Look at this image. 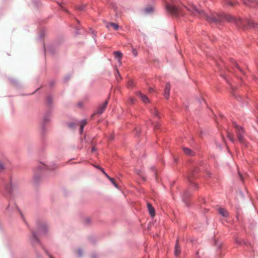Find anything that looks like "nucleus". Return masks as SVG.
Returning a JSON list of instances; mask_svg holds the SVG:
<instances>
[{
  "label": "nucleus",
  "mask_w": 258,
  "mask_h": 258,
  "mask_svg": "<svg viewBox=\"0 0 258 258\" xmlns=\"http://www.w3.org/2000/svg\"><path fill=\"white\" fill-rule=\"evenodd\" d=\"M50 119V115L49 114H46L44 116L43 120L44 122H46L49 121Z\"/></svg>",
  "instance_id": "f3484780"
},
{
  "label": "nucleus",
  "mask_w": 258,
  "mask_h": 258,
  "mask_svg": "<svg viewBox=\"0 0 258 258\" xmlns=\"http://www.w3.org/2000/svg\"><path fill=\"white\" fill-rule=\"evenodd\" d=\"M151 111V113H152V114L155 117H157L158 118H159L160 117V116L159 115V112L156 107H154Z\"/></svg>",
  "instance_id": "f8f14e48"
},
{
  "label": "nucleus",
  "mask_w": 258,
  "mask_h": 258,
  "mask_svg": "<svg viewBox=\"0 0 258 258\" xmlns=\"http://www.w3.org/2000/svg\"><path fill=\"white\" fill-rule=\"evenodd\" d=\"M133 81L131 80V81H129L128 82V84H127V85H128V87H132V85H133Z\"/></svg>",
  "instance_id": "4be33fe9"
},
{
  "label": "nucleus",
  "mask_w": 258,
  "mask_h": 258,
  "mask_svg": "<svg viewBox=\"0 0 258 258\" xmlns=\"http://www.w3.org/2000/svg\"><path fill=\"white\" fill-rule=\"evenodd\" d=\"M108 103V100H106L103 103L100 105L95 113L99 115H101L105 110L107 106Z\"/></svg>",
  "instance_id": "f03ea898"
},
{
  "label": "nucleus",
  "mask_w": 258,
  "mask_h": 258,
  "mask_svg": "<svg viewBox=\"0 0 258 258\" xmlns=\"http://www.w3.org/2000/svg\"><path fill=\"white\" fill-rule=\"evenodd\" d=\"M146 11L147 12L149 13V12H152V8H147V9H146Z\"/></svg>",
  "instance_id": "b1692460"
},
{
  "label": "nucleus",
  "mask_w": 258,
  "mask_h": 258,
  "mask_svg": "<svg viewBox=\"0 0 258 258\" xmlns=\"http://www.w3.org/2000/svg\"><path fill=\"white\" fill-rule=\"evenodd\" d=\"M183 150L184 153L187 155H190V156L194 155L193 152L190 149H189L187 148L183 147Z\"/></svg>",
  "instance_id": "ddd939ff"
},
{
  "label": "nucleus",
  "mask_w": 258,
  "mask_h": 258,
  "mask_svg": "<svg viewBox=\"0 0 258 258\" xmlns=\"http://www.w3.org/2000/svg\"><path fill=\"white\" fill-rule=\"evenodd\" d=\"M47 102L49 104H50L51 103V99H50V97H48L47 98Z\"/></svg>",
  "instance_id": "a878e982"
},
{
  "label": "nucleus",
  "mask_w": 258,
  "mask_h": 258,
  "mask_svg": "<svg viewBox=\"0 0 258 258\" xmlns=\"http://www.w3.org/2000/svg\"><path fill=\"white\" fill-rule=\"evenodd\" d=\"M243 3L248 6L253 7L255 4L258 5V0H243Z\"/></svg>",
  "instance_id": "39448f33"
},
{
  "label": "nucleus",
  "mask_w": 258,
  "mask_h": 258,
  "mask_svg": "<svg viewBox=\"0 0 258 258\" xmlns=\"http://www.w3.org/2000/svg\"><path fill=\"white\" fill-rule=\"evenodd\" d=\"M234 127L235 129L236 133L237 135L238 141L241 144L245 143V140L244 137V131L243 127L238 125L235 122L233 123Z\"/></svg>",
  "instance_id": "f257e3e1"
},
{
  "label": "nucleus",
  "mask_w": 258,
  "mask_h": 258,
  "mask_svg": "<svg viewBox=\"0 0 258 258\" xmlns=\"http://www.w3.org/2000/svg\"><path fill=\"white\" fill-rule=\"evenodd\" d=\"M147 208L150 215L153 217L155 215V211L154 207L150 203H147Z\"/></svg>",
  "instance_id": "423d86ee"
},
{
  "label": "nucleus",
  "mask_w": 258,
  "mask_h": 258,
  "mask_svg": "<svg viewBox=\"0 0 258 258\" xmlns=\"http://www.w3.org/2000/svg\"><path fill=\"white\" fill-rule=\"evenodd\" d=\"M83 7H79L78 8V9L80 10H83Z\"/></svg>",
  "instance_id": "c756f323"
},
{
  "label": "nucleus",
  "mask_w": 258,
  "mask_h": 258,
  "mask_svg": "<svg viewBox=\"0 0 258 258\" xmlns=\"http://www.w3.org/2000/svg\"><path fill=\"white\" fill-rule=\"evenodd\" d=\"M83 128H84L83 127H82V126H80V132L81 134H82L83 133Z\"/></svg>",
  "instance_id": "393cba45"
},
{
  "label": "nucleus",
  "mask_w": 258,
  "mask_h": 258,
  "mask_svg": "<svg viewBox=\"0 0 258 258\" xmlns=\"http://www.w3.org/2000/svg\"><path fill=\"white\" fill-rule=\"evenodd\" d=\"M227 136H228V138L229 139V140L231 141H232V142H234V140L233 136L232 134H231L229 133H228Z\"/></svg>",
  "instance_id": "dca6fc26"
},
{
  "label": "nucleus",
  "mask_w": 258,
  "mask_h": 258,
  "mask_svg": "<svg viewBox=\"0 0 258 258\" xmlns=\"http://www.w3.org/2000/svg\"><path fill=\"white\" fill-rule=\"evenodd\" d=\"M128 101L130 103L133 104L135 102V99L134 98L131 97V98H130Z\"/></svg>",
  "instance_id": "412c9836"
},
{
  "label": "nucleus",
  "mask_w": 258,
  "mask_h": 258,
  "mask_svg": "<svg viewBox=\"0 0 258 258\" xmlns=\"http://www.w3.org/2000/svg\"><path fill=\"white\" fill-rule=\"evenodd\" d=\"M149 91H150V92H153V88H150V89H149Z\"/></svg>",
  "instance_id": "7c9ffc66"
},
{
  "label": "nucleus",
  "mask_w": 258,
  "mask_h": 258,
  "mask_svg": "<svg viewBox=\"0 0 258 258\" xmlns=\"http://www.w3.org/2000/svg\"><path fill=\"white\" fill-rule=\"evenodd\" d=\"M78 253H79V255H81V254H81V250H78Z\"/></svg>",
  "instance_id": "473e14b6"
},
{
  "label": "nucleus",
  "mask_w": 258,
  "mask_h": 258,
  "mask_svg": "<svg viewBox=\"0 0 258 258\" xmlns=\"http://www.w3.org/2000/svg\"><path fill=\"white\" fill-rule=\"evenodd\" d=\"M5 169V165L3 163H0V172L4 171Z\"/></svg>",
  "instance_id": "6ab92c4d"
},
{
  "label": "nucleus",
  "mask_w": 258,
  "mask_h": 258,
  "mask_svg": "<svg viewBox=\"0 0 258 258\" xmlns=\"http://www.w3.org/2000/svg\"><path fill=\"white\" fill-rule=\"evenodd\" d=\"M114 55L115 57L118 58V60L120 61L122 57L121 52L119 51H116L114 52Z\"/></svg>",
  "instance_id": "4468645a"
},
{
  "label": "nucleus",
  "mask_w": 258,
  "mask_h": 258,
  "mask_svg": "<svg viewBox=\"0 0 258 258\" xmlns=\"http://www.w3.org/2000/svg\"><path fill=\"white\" fill-rule=\"evenodd\" d=\"M46 228V227L45 225H42L39 227L38 232L39 233H45Z\"/></svg>",
  "instance_id": "2eb2a0df"
},
{
  "label": "nucleus",
  "mask_w": 258,
  "mask_h": 258,
  "mask_svg": "<svg viewBox=\"0 0 258 258\" xmlns=\"http://www.w3.org/2000/svg\"><path fill=\"white\" fill-rule=\"evenodd\" d=\"M117 73L118 76H120V74H119V72L118 71H117Z\"/></svg>",
  "instance_id": "72a5a7b5"
},
{
  "label": "nucleus",
  "mask_w": 258,
  "mask_h": 258,
  "mask_svg": "<svg viewBox=\"0 0 258 258\" xmlns=\"http://www.w3.org/2000/svg\"><path fill=\"white\" fill-rule=\"evenodd\" d=\"M224 2L230 7H234L238 4L236 0H223Z\"/></svg>",
  "instance_id": "0eeeda50"
},
{
  "label": "nucleus",
  "mask_w": 258,
  "mask_h": 258,
  "mask_svg": "<svg viewBox=\"0 0 258 258\" xmlns=\"http://www.w3.org/2000/svg\"><path fill=\"white\" fill-rule=\"evenodd\" d=\"M44 168H45V165H41L40 166L41 169H43Z\"/></svg>",
  "instance_id": "bb28decb"
},
{
  "label": "nucleus",
  "mask_w": 258,
  "mask_h": 258,
  "mask_svg": "<svg viewBox=\"0 0 258 258\" xmlns=\"http://www.w3.org/2000/svg\"><path fill=\"white\" fill-rule=\"evenodd\" d=\"M106 27L108 29H109L110 27H112V28L115 30H117L119 28L118 25L114 23H107L106 25Z\"/></svg>",
  "instance_id": "9d476101"
},
{
  "label": "nucleus",
  "mask_w": 258,
  "mask_h": 258,
  "mask_svg": "<svg viewBox=\"0 0 258 258\" xmlns=\"http://www.w3.org/2000/svg\"><path fill=\"white\" fill-rule=\"evenodd\" d=\"M171 86L169 83H167L164 89V95L166 98H168L170 94Z\"/></svg>",
  "instance_id": "7ed1b4c3"
},
{
  "label": "nucleus",
  "mask_w": 258,
  "mask_h": 258,
  "mask_svg": "<svg viewBox=\"0 0 258 258\" xmlns=\"http://www.w3.org/2000/svg\"><path fill=\"white\" fill-rule=\"evenodd\" d=\"M133 53L135 56H136L137 55V51L136 49H134L133 50Z\"/></svg>",
  "instance_id": "5701e85b"
},
{
  "label": "nucleus",
  "mask_w": 258,
  "mask_h": 258,
  "mask_svg": "<svg viewBox=\"0 0 258 258\" xmlns=\"http://www.w3.org/2000/svg\"><path fill=\"white\" fill-rule=\"evenodd\" d=\"M87 120L84 119L81 121L80 126L82 127H84L85 125L87 124Z\"/></svg>",
  "instance_id": "a211bd4d"
},
{
  "label": "nucleus",
  "mask_w": 258,
  "mask_h": 258,
  "mask_svg": "<svg viewBox=\"0 0 258 258\" xmlns=\"http://www.w3.org/2000/svg\"><path fill=\"white\" fill-rule=\"evenodd\" d=\"M137 95L139 96L141 98V99H142V100L143 101V102L145 103H148L150 102V100H149V99L148 98V97L142 93L141 92H139L137 93Z\"/></svg>",
  "instance_id": "20e7f679"
},
{
  "label": "nucleus",
  "mask_w": 258,
  "mask_h": 258,
  "mask_svg": "<svg viewBox=\"0 0 258 258\" xmlns=\"http://www.w3.org/2000/svg\"><path fill=\"white\" fill-rule=\"evenodd\" d=\"M95 150H96V149H95V148L94 147H92V148L91 152H93L95 151Z\"/></svg>",
  "instance_id": "cd10ccee"
},
{
  "label": "nucleus",
  "mask_w": 258,
  "mask_h": 258,
  "mask_svg": "<svg viewBox=\"0 0 258 258\" xmlns=\"http://www.w3.org/2000/svg\"><path fill=\"white\" fill-rule=\"evenodd\" d=\"M69 126L70 127H73L74 126V125L72 123H70L69 124Z\"/></svg>",
  "instance_id": "c85d7f7f"
},
{
  "label": "nucleus",
  "mask_w": 258,
  "mask_h": 258,
  "mask_svg": "<svg viewBox=\"0 0 258 258\" xmlns=\"http://www.w3.org/2000/svg\"><path fill=\"white\" fill-rule=\"evenodd\" d=\"M181 252L180 247L179 246V243H178V239L176 240L175 247V250H174V253L175 256H178L179 255Z\"/></svg>",
  "instance_id": "6e6552de"
},
{
  "label": "nucleus",
  "mask_w": 258,
  "mask_h": 258,
  "mask_svg": "<svg viewBox=\"0 0 258 258\" xmlns=\"http://www.w3.org/2000/svg\"><path fill=\"white\" fill-rule=\"evenodd\" d=\"M50 258H53L51 255H49Z\"/></svg>",
  "instance_id": "f704fd0d"
},
{
  "label": "nucleus",
  "mask_w": 258,
  "mask_h": 258,
  "mask_svg": "<svg viewBox=\"0 0 258 258\" xmlns=\"http://www.w3.org/2000/svg\"><path fill=\"white\" fill-rule=\"evenodd\" d=\"M96 168H98L99 169H100L102 172L105 175V176L110 180V181H111V182L114 184V185L116 187H117V184L115 183V182H114V180L113 178H111L110 177H109L104 171V170L98 167V166H96Z\"/></svg>",
  "instance_id": "9b49d317"
},
{
  "label": "nucleus",
  "mask_w": 258,
  "mask_h": 258,
  "mask_svg": "<svg viewBox=\"0 0 258 258\" xmlns=\"http://www.w3.org/2000/svg\"><path fill=\"white\" fill-rule=\"evenodd\" d=\"M33 237L34 240H36V241H38L37 233L35 232L33 233Z\"/></svg>",
  "instance_id": "aec40b11"
},
{
  "label": "nucleus",
  "mask_w": 258,
  "mask_h": 258,
  "mask_svg": "<svg viewBox=\"0 0 258 258\" xmlns=\"http://www.w3.org/2000/svg\"><path fill=\"white\" fill-rule=\"evenodd\" d=\"M219 213L224 217H227L229 216L228 213L226 210L223 208H219L218 209Z\"/></svg>",
  "instance_id": "1a4fd4ad"
},
{
  "label": "nucleus",
  "mask_w": 258,
  "mask_h": 258,
  "mask_svg": "<svg viewBox=\"0 0 258 258\" xmlns=\"http://www.w3.org/2000/svg\"><path fill=\"white\" fill-rule=\"evenodd\" d=\"M34 178H35V179H36V178H37V173H35V175H34Z\"/></svg>",
  "instance_id": "2f4dec72"
}]
</instances>
